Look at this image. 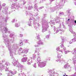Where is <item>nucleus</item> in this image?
<instances>
[{"label":"nucleus","mask_w":76,"mask_h":76,"mask_svg":"<svg viewBox=\"0 0 76 76\" xmlns=\"http://www.w3.org/2000/svg\"><path fill=\"white\" fill-rule=\"evenodd\" d=\"M7 38L8 39H6V41L8 42V46H7L6 45L8 48V50L10 51V56H13V53H14L15 55L17 54V51L18 49L19 48V45L16 43H14L12 45L11 48V45L9 42H11V43L13 42V41H14V37H12L10 40H9L8 37Z\"/></svg>","instance_id":"f257e3e1"},{"label":"nucleus","mask_w":76,"mask_h":76,"mask_svg":"<svg viewBox=\"0 0 76 76\" xmlns=\"http://www.w3.org/2000/svg\"><path fill=\"white\" fill-rule=\"evenodd\" d=\"M0 29L2 31L3 39L4 40V42L6 45L7 46H8L9 42L6 41V39H7L8 37L6 35V34L7 32L8 34H10V31H8L7 28L4 26V23H0Z\"/></svg>","instance_id":"f03ea898"},{"label":"nucleus","mask_w":76,"mask_h":76,"mask_svg":"<svg viewBox=\"0 0 76 76\" xmlns=\"http://www.w3.org/2000/svg\"><path fill=\"white\" fill-rule=\"evenodd\" d=\"M44 18L42 19L41 22L39 23H40V24L41 23L42 25V32H44L47 31L48 28L49 27V26L47 24V21L45 18V17H47V14H44Z\"/></svg>","instance_id":"7ed1b4c3"},{"label":"nucleus","mask_w":76,"mask_h":76,"mask_svg":"<svg viewBox=\"0 0 76 76\" xmlns=\"http://www.w3.org/2000/svg\"><path fill=\"white\" fill-rule=\"evenodd\" d=\"M33 22V24L34 26V28L36 30V31H38V28L40 27L41 26V24L40 23H37V24L36 22V19L34 18H33L32 19L29 20L28 22V24L29 26H31V22Z\"/></svg>","instance_id":"20e7f679"},{"label":"nucleus","mask_w":76,"mask_h":76,"mask_svg":"<svg viewBox=\"0 0 76 76\" xmlns=\"http://www.w3.org/2000/svg\"><path fill=\"white\" fill-rule=\"evenodd\" d=\"M37 61H38L37 64L38 65V66L39 67L42 68L45 67L46 66V61H43L41 62V58L40 57H38L37 59Z\"/></svg>","instance_id":"39448f33"},{"label":"nucleus","mask_w":76,"mask_h":76,"mask_svg":"<svg viewBox=\"0 0 76 76\" xmlns=\"http://www.w3.org/2000/svg\"><path fill=\"white\" fill-rule=\"evenodd\" d=\"M56 4L57 6L56 7H53L51 8L50 10L51 12H54V11L56 10V9H57V8L58 7V6H59V7H62L64 6V4L62 2H61L58 4Z\"/></svg>","instance_id":"423d86ee"},{"label":"nucleus","mask_w":76,"mask_h":76,"mask_svg":"<svg viewBox=\"0 0 76 76\" xmlns=\"http://www.w3.org/2000/svg\"><path fill=\"white\" fill-rule=\"evenodd\" d=\"M18 53L20 54H27V53L28 52V49H23L22 48H19L18 51Z\"/></svg>","instance_id":"0eeeda50"},{"label":"nucleus","mask_w":76,"mask_h":76,"mask_svg":"<svg viewBox=\"0 0 76 76\" xmlns=\"http://www.w3.org/2000/svg\"><path fill=\"white\" fill-rule=\"evenodd\" d=\"M14 53H13V56H10L12 57V58H13V61L12 62V64H13L14 66L18 67V66L19 65V63L18 61L16 60L15 58H13V54H15Z\"/></svg>","instance_id":"6e6552de"},{"label":"nucleus","mask_w":76,"mask_h":76,"mask_svg":"<svg viewBox=\"0 0 76 76\" xmlns=\"http://www.w3.org/2000/svg\"><path fill=\"white\" fill-rule=\"evenodd\" d=\"M36 38L37 39L38 45H42V41L41 40V39L39 37V34H37V37H36Z\"/></svg>","instance_id":"1a4fd4ad"},{"label":"nucleus","mask_w":76,"mask_h":76,"mask_svg":"<svg viewBox=\"0 0 76 76\" xmlns=\"http://www.w3.org/2000/svg\"><path fill=\"white\" fill-rule=\"evenodd\" d=\"M5 71H9V68L7 66L3 65L2 63H0V71L2 72V70H5Z\"/></svg>","instance_id":"9d476101"},{"label":"nucleus","mask_w":76,"mask_h":76,"mask_svg":"<svg viewBox=\"0 0 76 76\" xmlns=\"http://www.w3.org/2000/svg\"><path fill=\"white\" fill-rule=\"evenodd\" d=\"M72 54L75 55L72 58L73 62L75 64H76V48L74 49V52H73V51H72Z\"/></svg>","instance_id":"9b49d317"},{"label":"nucleus","mask_w":76,"mask_h":76,"mask_svg":"<svg viewBox=\"0 0 76 76\" xmlns=\"http://www.w3.org/2000/svg\"><path fill=\"white\" fill-rule=\"evenodd\" d=\"M12 9H19L20 8V6L19 5H18V4L16 2L15 3H13L11 5Z\"/></svg>","instance_id":"f8f14e48"},{"label":"nucleus","mask_w":76,"mask_h":76,"mask_svg":"<svg viewBox=\"0 0 76 76\" xmlns=\"http://www.w3.org/2000/svg\"><path fill=\"white\" fill-rule=\"evenodd\" d=\"M49 23L51 24V26L52 27V29H53L54 32H55L56 31V27L54 26H53V25H55V23L54 22V21L51 20Z\"/></svg>","instance_id":"ddd939ff"},{"label":"nucleus","mask_w":76,"mask_h":76,"mask_svg":"<svg viewBox=\"0 0 76 76\" xmlns=\"http://www.w3.org/2000/svg\"><path fill=\"white\" fill-rule=\"evenodd\" d=\"M9 9V7L8 6H6L5 8H3V10L2 12L5 15H7L8 12V9Z\"/></svg>","instance_id":"4468645a"},{"label":"nucleus","mask_w":76,"mask_h":76,"mask_svg":"<svg viewBox=\"0 0 76 76\" xmlns=\"http://www.w3.org/2000/svg\"><path fill=\"white\" fill-rule=\"evenodd\" d=\"M48 72L49 73V75L50 76H54V75L55 74V72L52 71L51 70H49L48 71Z\"/></svg>","instance_id":"2eb2a0df"},{"label":"nucleus","mask_w":76,"mask_h":76,"mask_svg":"<svg viewBox=\"0 0 76 76\" xmlns=\"http://www.w3.org/2000/svg\"><path fill=\"white\" fill-rule=\"evenodd\" d=\"M75 37L74 38L71 40L69 42V44H72V43H73L74 42L76 41V34H75Z\"/></svg>","instance_id":"dca6fc26"},{"label":"nucleus","mask_w":76,"mask_h":76,"mask_svg":"<svg viewBox=\"0 0 76 76\" xmlns=\"http://www.w3.org/2000/svg\"><path fill=\"white\" fill-rule=\"evenodd\" d=\"M32 57H29L27 61L28 63H27V64L29 65L32 63Z\"/></svg>","instance_id":"f3484780"},{"label":"nucleus","mask_w":76,"mask_h":76,"mask_svg":"<svg viewBox=\"0 0 76 76\" xmlns=\"http://www.w3.org/2000/svg\"><path fill=\"white\" fill-rule=\"evenodd\" d=\"M37 4H35L34 6V11H35L37 12H38V9H37V7H38V6H37Z\"/></svg>","instance_id":"a211bd4d"},{"label":"nucleus","mask_w":76,"mask_h":76,"mask_svg":"<svg viewBox=\"0 0 76 76\" xmlns=\"http://www.w3.org/2000/svg\"><path fill=\"white\" fill-rule=\"evenodd\" d=\"M28 60V57H25L21 59V61L22 62H26Z\"/></svg>","instance_id":"6ab92c4d"},{"label":"nucleus","mask_w":76,"mask_h":76,"mask_svg":"<svg viewBox=\"0 0 76 76\" xmlns=\"http://www.w3.org/2000/svg\"><path fill=\"white\" fill-rule=\"evenodd\" d=\"M61 39H62V42H61V44H62L61 47H63V44L64 42V39L63 37H61Z\"/></svg>","instance_id":"aec40b11"},{"label":"nucleus","mask_w":76,"mask_h":76,"mask_svg":"<svg viewBox=\"0 0 76 76\" xmlns=\"http://www.w3.org/2000/svg\"><path fill=\"white\" fill-rule=\"evenodd\" d=\"M59 31H60L61 33V34H62V33H63L64 31H63V30L62 29H59V30H57L56 32H55V33L56 34H57L58 32Z\"/></svg>","instance_id":"412c9836"},{"label":"nucleus","mask_w":76,"mask_h":76,"mask_svg":"<svg viewBox=\"0 0 76 76\" xmlns=\"http://www.w3.org/2000/svg\"><path fill=\"white\" fill-rule=\"evenodd\" d=\"M55 19L56 23H59L60 22V20L58 17H56L55 18Z\"/></svg>","instance_id":"4be33fe9"},{"label":"nucleus","mask_w":76,"mask_h":76,"mask_svg":"<svg viewBox=\"0 0 76 76\" xmlns=\"http://www.w3.org/2000/svg\"><path fill=\"white\" fill-rule=\"evenodd\" d=\"M14 35H15V33H12L10 34L9 37H10V38H14V37H13V36H14Z\"/></svg>","instance_id":"5701e85b"},{"label":"nucleus","mask_w":76,"mask_h":76,"mask_svg":"<svg viewBox=\"0 0 76 76\" xmlns=\"http://www.w3.org/2000/svg\"><path fill=\"white\" fill-rule=\"evenodd\" d=\"M69 31L70 32L72 33V34H74V36H75V35H76V33L75 32L73 31V30L72 28H69Z\"/></svg>","instance_id":"b1692460"},{"label":"nucleus","mask_w":76,"mask_h":76,"mask_svg":"<svg viewBox=\"0 0 76 76\" xmlns=\"http://www.w3.org/2000/svg\"><path fill=\"white\" fill-rule=\"evenodd\" d=\"M69 67H70V65H69L68 63L66 64L64 66V67L65 69H67V68H68Z\"/></svg>","instance_id":"393cba45"},{"label":"nucleus","mask_w":76,"mask_h":76,"mask_svg":"<svg viewBox=\"0 0 76 76\" xmlns=\"http://www.w3.org/2000/svg\"><path fill=\"white\" fill-rule=\"evenodd\" d=\"M17 67H19V68H20V70H22V68H23V65H21V64L19 63V65H18Z\"/></svg>","instance_id":"a878e982"},{"label":"nucleus","mask_w":76,"mask_h":76,"mask_svg":"<svg viewBox=\"0 0 76 76\" xmlns=\"http://www.w3.org/2000/svg\"><path fill=\"white\" fill-rule=\"evenodd\" d=\"M19 44L20 46H22V45H23V43L22 42V40H20V42Z\"/></svg>","instance_id":"bb28decb"},{"label":"nucleus","mask_w":76,"mask_h":76,"mask_svg":"<svg viewBox=\"0 0 76 76\" xmlns=\"http://www.w3.org/2000/svg\"><path fill=\"white\" fill-rule=\"evenodd\" d=\"M33 9V7H32V6H29L28 8V10H31Z\"/></svg>","instance_id":"cd10ccee"},{"label":"nucleus","mask_w":76,"mask_h":76,"mask_svg":"<svg viewBox=\"0 0 76 76\" xmlns=\"http://www.w3.org/2000/svg\"><path fill=\"white\" fill-rule=\"evenodd\" d=\"M18 76H25V74L23 72L22 73H19L18 74Z\"/></svg>","instance_id":"c85d7f7f"},{"label":"nucleus","mask_w":76,"mask_h":76,"mask_svg":"<svg viewBox=\"0 0 76 76\" xmlns=\"http://www.w3.org/2000/svg\"><path fill=\"white\" fill-rule=\"evenodd\" d=\"M57 61L58 62H59V63H61V64H62V63H63V61H62V60H57Z\"/></svg>","instance_id":"c756f323"},{"label":"nucleus","mask_w":76,"mask_h":76,"mask_svg":"<svg viewBox=\"0 0 76 76\" xmlns=\"http://www.w3.org/2000/svg\"><path fill=\"white\" fill-rule=\"evenodd\" d=\"M69 23H70V21H66L65 23H66V25H68V26L70 27V25H69Z\"/></svg>","instance_id":"7c9ffc66"},{"label":"nucleus","mask_w":76,"mask_h":76,"mask_svg":"<svg viewBox=\"0 0 76 76\" xmlns=\"http://www.w3.org/2000/svg\"><path fill=\"white\" fill-rule=\"evenodd\" d=\"M66 13L68 14V15H70V10H67L66 11Z\"/></svg>","instance_id":"2f4dec72"},{"label":"nucleus","mask_w":76,"mask_h":76,"mask_svg":"<svg viewBox=\"0 0 76 76\" xmlns=\"http://www.w3.org/2000/svg\"><path fill=\"white\" fill-rule=\"evenodd\" d=\"M37 15H38V12H37V13H35V14L34 13H33V16H37Z\"/></svg>","instance_id":"473e14b6"},{"label":"nucleus","mask_w":76,"mask_h":76,"mask_svg":"<svg viewBox=\"0 0 76 76\" xmlns=\"http://www.w3.org/2000/svg\"><path fill=\"white\" fill-rule=\"evenodd\" d=\"M36 58V55L35 54H34L33 55V58L34 60H35V58Z\"/></svg>","instance_id":"72a5a7b5"},{"label":"nucleus","mask_w":76,"mask_h":76,"mask_svg":"<svg viewBox=\"0 0 76 76\" xmlns=\"http://www.w3.org/2000/svg\"><path fill=\"white\" fill-rule=\"evenodd\" d=\"M61 48H63L62 49L64 51H65L66 50V47H64V45H63L64 47H61V46H62V44H61Z\"/></svg>","instance_id":"f704fd0d"},{"label":"nucleus","mask_w":76,"mask_h":76,"mask_svg":"<svg viewBox=\"0 0 76 76\" xmlns=\"http://www.w3.org/2000/svg\"><path fill=\"white\" fill-rule=\"evenodd\" d=\"M5 65L7 66H10V63H9L7 62L5 63Z\"/></svg>","instance_id":"c9c22d12"},{"label":"nucleus","mask_w":76,"mask_h":76,"mask_svg":"<svg viewBox=\"0 0 76 76\" xmlns=\"http://www.w3.org/2000/svg\"><path fill=\"white\" fill-rule=\"evenodd\" d=\"M39 48H37L36 49V50L35 51L36 53H37L38 52H39Z\"/></svg>","instance_id":"e433bc0d"},{"label":"nucleus","mask_w":76,"mask_h":76,"mask_svg":"<svg viewBox=\"0 0 76 76\" xmlns=\"http://www.w3.org/2000/svg\"><path fill=\"white\" fill-rule=\"evenodd\" d=\"M59 15H64V12H59Z\"/></svg>","instance_id":"4c0bfd02"},{"label":"nucleus","mask_w":76,"mask_h":76,"mask_svg":"<svg viewBox=\"0 0 76 76\" xmlns=\"http://www.w3.org/2000/svg\"><path fill=\"white\" fill-rule=\"evenodd\" d=\"M70 51H69L67 50V51L66 50H65L64 51V53L65 54H67V53H69Z\"/></svg>","instance_id":"58836bf2"},{"label":"nucleus","mask_w":76,"mask_h":76,"mask_svg":"<svg viewBox=\"0 0 76 76\" xmlns=\"http://www.w3.org/2000/svg\"><path fill=\"white\" fill-rule=\"evenodd\" d=\"M20 25L18 24V23H15V26L16 28H18V27H19V26Z\"/></svg>","instance_id":"ea45409f"},{"label":"nucleus","mask_w":76,"mask_h":76,"mask_svg":"<svg viewBox=\"0 0 76 76\" xmlns=\"http://www.w3.org/2000/svg\"><path fill=\"white\" fill-rule=\"evenodd\" d=\"M58 58H61V55L60 54H58Z\"/></svg>","instance_id":"a19ab883"},{"label":"nucleus","mask_w":76,"mask_h":76,"mask_svg":"<svg viewBox=\"0 0 76 76\" xmlns=\"http://www.w3.org/2000/svg\"><path fill=\"white\" fill-rule=\"evenodd\" d=\"M23 5L25 4H26V2L25 1V0H23Z\"/></svg>","instance_id":"79ce46f5"},{"label":"nucleus","mask_w":76,"mask_h":76,"mask_svg":"<svg viewBox=\"0 0 76 76\" xmlns=\"http://www.w3.org/2000/svg\"><path fill=\"white\" fill-rule=\"evenodd\" d=\"M1 1H0V10H1L2 9V7H1Z\"/></svg>","instance_id":"37998d69"},{"label":"nucleus","mask_w":76,"mask_h":76,"mask_svg":"<svg viewBox=\"0 0 76 76\" xmlns=\"http://www.w3.org/2000/svg\"><path fill=\"white\" fill-rule=\"evenodd\" d=\"M2 7H4L6 6V4L4 3L2 4Z\"/></svg>","instance_id":"c03bdc74"},{"label":"nucleus","mask_w":76,"mask_h":76,"mask_svg":"<svg viewBox=\"0 0 76 76\" xmlns=\"http://www.w3.org/2000/svg\"><path fill=\"white\" fill-rule=\"evenodd\" d=\"M24 41L26 43H28V40L27 39H25Z\"/></svg>","instance_id":"a18cd8bd"},{"label":"nucleus","mask_w":76,"mask_h":76,"mask_svg":"<svg viewBox=\"0 0 76 76\" xmlns=\"http://www.w3.org/2000/svg\"><path fill=\"white\" fill-rule=\"evenodd\" d=\"M68 71H71V68L69 67H68Z\"/></svg>","instance_id":"49530a36"},{"label":"nucleus","mask_w":76,"mask_h":76,"mask_svg":"<svg viewBox=\"0 0 76 76\" xmlns=\"http://www.w3.org/2000/svg\"><path fill=\"white\" fill-rule=\"evenodd\" d=\"M33 66L34 67H35V68H36L37 67V66H36V63H34V65H33Z\"/></svg>","instance_id":"de8ad7c7"},{"label":"nucleus","mask_w":76,"mask_h":76,"mask_svg":"<svg viewBox=\"0 0 76 76\" xmlns=\"http://www.w3.org/2000/svg\"><path fill=\"white\" fill-rule=\"evenodd\" d=\"M37 45H34V46L35 47L37 48V47H39V45H38V44H37Z\"/></svg>","instance_id":"09e8293b"},{"label":"nucleus","mask_w":76,"mask_h":76,"mask_svg":"<svg viewBox=\"0 0 76 76\" xmlns=\"http://www.w3.org/2000/svg\"><path fill=\"white\" fill-rule=\"evenodd\" d=\"M49 37H50V35L49 34L47 35L46 36V38L47 39H48V38H49Z\"/></svg>","instance_id":"8fccbe9b"},{"label":"nucleus","mask_w":76,"mask_h":76,"mask_svg":"<svg viewBox=\"0 0 76 76\" xmlns=\"http://www.w3.org/2000/svg\"><path fill=\"white\" fill-rule=\"evenodd\" d=\"M76 76V72L75 73L74 75H70L69 76Z\"/></svg>","instance_id":"3c124183"},{"label":"nucleus","mask_w":76,"mask_h":76,"mask_svg":"<svg viewBox=\"0 0 76 76\" xmlns=\"http://www.w3.org/2000/svg\"><path fill=\"white\" fill-rule=\"evenodd\" d=\"M60 49V47H58V48H56V51H58V50H59Z\"/></svg>","instance_id":"603ef678"},{"label":"nucleus","mask_w":76,"mask_h":76,"mask_svg":"<svg viewBox=\"0 0 76 76\" xmlns=\"http://www.w3.org/2000/svg\"><path fill=\"white\" fill-rule=\"evenodd\" d=\"M23 35L22 34H20V36L21 37H23Z\"/></svg>","instance_id":"864d4df0"},{"label":"nucleus","mask_w":76,"mask_h":76,"mask_svg":"<svg viewBox=\"0 0 76 76\" xmlns=\"http://www.w3.org/2000/svg\"><path fill=\"white\" fill-rule=\"evenodd\" d=\"M12 76V75H10V74L9 73H8V75H7V76Z\"/></svg>","instance_id":"5fc2aeb1"},{"label":"nucleus","mask_w":76,"mask_h":76,"mask_svg":"<svg viewBox=\"0 0 76 76\" xmlns=\"http://www.w3.org/2000/svg\"><path fill=\"white\" fill-rule=\"evenodd\" d=\"M70 20H71V18H69L67 20V21H69Z\"/></svg>","instance_id":"6e6d98bb"},{"label":"nucleus","mask_w":76,"mask_h":76,"mask_svg":"<svg viewBox=\"0 0 76 76\" xmlns=\"http://www.w3.org/2000/svg\"><path fill=\"white\" fill-rule=\"evenodd\" d=\"M60 52H61V54H63V50H59Z\"/></svg>","instance_id":"4d7b16f0"},{"label":"nucleus","mask_w":76,"mask_h":76,"mask_svg":"<svg viewBox=\"0 0 76 76\" xmlns=\"http://www.w3.org/2000/svg\"><path fill=\"white\" fill-rule=\"evenodd\" d=\"M44 7H40L39 8V9H42V8H44Z\"/></svg>","instance_id":"13d9d810"},{"label":"nucleus","mask_w":76,"mask_h":76,"mask_svg":"<svg viewBox=\"0 0 76 76\" xmlns=\"http://www.w3.org/2000/svg\"><path fill=\"white\" fill-rule=\"evenodd\" d=\"M62 25L63 26V28H66V26H64V24H63Z\"/></svg>","instance_id":"bf43d9fd"},{"label":"nucleus","mask_w":76,"mask_h":76,"mask_svg":"<svg viewBox=\"0 0 76 76\" xmlns=\"http://www.w3.org/2000/svg\"><path fill=\"white\" fill-rule=\"evenodd\" d=\"M4 61H5V60L4 59L2 60V63H4Z\"/></svg>","instance_id":"052dcab7"},{"label":"nucleus","mask_w":76,"mask_h":76,"mask_svg":"<svg viewBox=\"0 0 76 76\" xmlns=\"http://www.w3.org/2000/svg\"><path fill=\"white\" fill-rule=\"evenodd\" d=\"M74 0V1H74V4H75V5H76V0Z\"/></svg>","instance_id":"680f3d73"},{"label":"nucleus","mask_w":76,"mask_h":76,"mask_svg":"<svg viewBox=\"0 0 76 76\" xmlns=\"http://www.w3.org/2000/svg\"><path fill=\"white\" fill-rule=\"evenodd\" d=\"M15 19H13V20L12 21V22H13V23L15 22Z\"/></svg>","instance_id":"e2e57ef3"},{"label":"nucleus","mask_w":76,"mask_h":76,"mask_svg":"<svg viewBox=\"0 0 76 76\" xmlns=\"http://www.w3.org/2000/svg\"><path fill=\"white\" fill-rule=\"evenodd\" d=\"M61 24H60L59 27H58V28H61Z\"/></svg>","instance_id":"0e129e2a"},{"label":"nucleus","mask_w":76,"mask_h":76,"mask_svg":"<svg viewBox=\"0 0 76 76\" xmlns=\"http://www.w3.org/2000/svg\"><path fill=\"white\" fill-rule=\"evenodd\" d=\"M39 19H40V18L39 17H38L37 18V19H38V20H39Z\"/></svg>","instance_id":"69168bd1"},{"label":"nucleus","mask_w":76,"mask_h":76,"mask_svg":"<svg viewBox=\"0 0 76 76\" xmlns=\"http://www.w3.org/2000/svg\"><path fill=\"white\" fill-rule=\"evenodd\" d=\"M42 1H44V0H41L40 3H42Z\"/></svg>","instance_id":"338daca9"},{"label":"nucleus","mask_w":76,"mask_h":76,"mask_svg":"<svg viewBox=\"0 0 76 76\" xmlns=\"http://www.w3.org/2000/svg\"><path fill=\"white\" fill-rule=\"evenodd\" d=\"M11 74H12V75H13V72L12 71V72H11Z\"/></svg>","instance_id":"774afa93"}]
</instances>
